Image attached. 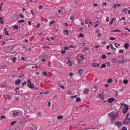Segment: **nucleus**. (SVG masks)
<instances>
[{
    "label": "nucleus",
    "instance_id": "obj_59",
    "mask_svg": "<svg viewBox=\"0 0 130 130\" xmlns=\"http://www.w3.org/2000/svg\"><path fill=\"white\" fill-rule=\"evenodd\" d=\"M30 11L31 13V14H32V15H33L34 14V13L33 12V10H31Z\"/></svg>",
    "mask_w": 130,
    "mask_h": 130
},
{
    "label": "nucleus",
    "instance_id": "obj_15",
    "mask_svg": "<svg viewBox=\"0 0 130 130\" xmlns=\"http://www.w3.org/2000/svg\"><path fill=\"white\" fill-rule=\"evenodd\" d=\"M19 115V113L18 112H13V115L14 116H18Z\"/></svg>",
    "mask_w": 130,
    "mask_h": 130
},
{
    "label": "nucleus",
    "instance_id": "obj_40",
    "mask_svg": "<svg viewBox=\"0 0 130 130\" xmlns=\"http://www.w3.org/2000/svg\"><path fill=\"white\" fill-rule=\"evenodd\" d=\"M122 130H127V129L126 127L124 126L122 128Z\"/></svg>",
    "mask_w": 130,
    "mask_h": 130
},
{
    "label": "nucleus",
    "instance_id": "obj_16",
    "mask_svg": "<svg viewBox=\"0 0 130 130\" xmlns=\"http://www.w3.org/2000/svg\"><path fill=\"white\" fill-rule=\"evenodd\" d=\"M63 116L62 115H60L58 116L57 117V119L58 120L61 119L63 118Z\"/></svg>",
    "mask_w": 130,
    "mask_h": 130
},
{
    "label": "nucleus",
    "instance_id": "obj_7",
    "mask_svg": "<svg viewBox=\"0 0 130 130\" xmlns=\"http://www.w3.org/2000/svg\"><path fill=\"white\" fill-rule=\"evenodd\" d=\"M77 59L78 61L77 63H81L80 61L83 60L84 59V57H77Z\"/></svg>",
    "mask_w": 130,
    "mask_h": 130
},
{
    "label": "nucleus",
    "instance_id": "obj_19",
    "mask_svg": "<svg viewBox=\"0 0 130 130\" xmlns=\"http://www.w3.org/2000/svg\"><path fill=\"white\" fill-rule=\"evenodd\" d=\"M78 36L79 37H84L83 34L82 33H80L78 35Z\"/></svg>",
    "mask_w": 130,
    "mask_h": 130
},
{
    "label": "nucleus",
    "instance_id": "obj_36",
    "mask_svg": "<svg viewBox=\"0 0 130 130\" xmlns=\"http://www.w3.org/2000/svg\"><path fill=\"white\" fill-rule=\"evenodd\" d=\"M6 65L4 64L2 66V67L3 69H5L6 68Z\"/></svg>",
    "mask_w": 130,
    "mask_h": 130
},
{
    "label": "nucleus",
    "instance_id": "obj_3",
    "mask_svg": "<svg viewBox=\"0 0 130 130\" xmlns=\"http://www.w3.org/2000/svg\"><path fill=\"white\" fill-rule=\"evenodd\" d=\"M128 109V106L127 105H126L123 109L122 113H126L127 112Z\"/></svg>",
    "mask_w": 130,
    "mask_h": 130
},
{
    "label": "nucleus",
    "instance_id": "obj_24",
    "mask_svg": "<svg viewBox=\"0 0 130 130\" xmlns=\"http://www.w3.org/2000/svg\"><path fill=\"white\" fill-rule=\"evenodd\" d=\"M121 31L120 30H112L111 31L112 32H121Z\"/></svg>",
    "mask_w": 130,
    "mask_h": 130
},
{
    "label": "nucleus",
    "instance_id": "obj_31",
    "mask_svg": "<svg viewBox=\"0 0 130 130\" xmlns=\"http://www.w3.org/2000/svg\"><path fill=\"white\" fill-rule=\"evenodd\" d=\"M113 82L112 80L111 79H109L108 81V82L109 83H111Z\"/></svg>",
    "mask_w": 130,
    "mask_h": 130
},
{
    "label": "nucleus",
    "instance_id": "obj_22",
    "mask_svg": "<svg viewBox=\"0 0 130 130\" xmlns=\"http://www.w3.org/2000/svg\"><path fill=\"white\" fill-rule=\"evenodd\" d=\"M128 82V81L127 79H125L123 81V83L125 84H127Z\"/></svg>",
    "mask_w": 130,
    "mask_h": 130
},
{
    "label": "nucleus",
    "instance_id": "obj_32",
    "mask_svg": "<svg viewBox=\"0 0 130 130\" xmlns=\"http://www.w3.org/2000/svg\"><path fill=\"white\" fill-rule=\"evenodd\" d=\"M17 121H14L12 122L11 123V125H14L15 124L16 122Z\"/></svg>",
    "mask_w": 130,
    "mask_h": 130
},
{
    "label": "nucleus",
    "instance_id": "obj_50",
    "mask_svg": "<svg viewBox=\"0 0 130 130\" xmlns=\"http://www.w3.org/2000/svg\"><path fill=\"white\" fill-rule=\"evenodd\" d=\"M127 10V9L126 8H124V9L122 10V12H125Z\"/></svg>",
    "mask_w": 130,
    "mask_h": 130
},
{
    "label": "nucleus",
    "instance_id": "obj_47",
    "mask_svg": "<svg viewBox=\"0 0 130 130\" xmlns=\"http://www.w3.org/2000/svg\"><path fill=\"white\" fill-rule=\"evenodd\" d=\"M26 81L24 82H23L22 84V85L23 86L24 85H25L26 84Z\"/></svg>",
    "mask_w": 130,
    "mask_h": 130
},
{
    "label": "nucleus",
    "instance_id": "obj_51",
    "mask_svg": "<svg viewBox=\"0 0 130 130\" xmlns=\"http://www.w3.org/2000/svg\"><path fill=\"white\" fill-rule=\"evenodd\" d=\"M43 73L44 75H47L46 72L45 71H44L43 72Z\"/></svg>",
    "mask_w": 130,
    "mask_h": 130
},
{
    "label": "nucleus",
    "instance_id": "obj_14",
    "mask_svg": "<svg viewBox=\"0 0 130 130\" xmlns=\"http://www.w3.org/2000/svg\"><path fill=\"white\" fill-rule=\"evenodd\" d=\"M121 122H116L115 123V124H117L118 126H119V125H122Z\"/></svg>",
    "mask_w": 130,
    "mask_h": 130
},
{
    "label": "nucleus",
    "instance_id": "obj_2",
    "mask_svg": "<svg viewBox=\"0 0 130 130\" xmlns=\"http://www.w3.org/2000/svg\"><path fill=\"white\" fill-rule=\"evenodd\" d=\"M28 87L30 88H33L34 87V84H32L31 82L29 79L28 80Z\"/></svg>",
    "mask_w": 130,
    "mask_h": 130
},
{
    "label": "nucleus",
    "instance_id": "obj_13",
    "mask_svg": "<svg viewBox=\"0 0 130 130\" xmlns=\"http://www.w3.org/2000/svg\"><path fill=\"white\" fill-rule=\"evenodd\" d=\"M24 76V75L22 73H20L19 74V78H21L23 77Z\"/></svg>",
    "mask_w": 130,
    "mask_h": 130
},
{
    "label": "nucleus",
    "instance_id": "obj_34",
    "mask_svg": "<svg viewBox=\"0 0 130 130\" xmlns=\"http://www.w3.org/2000/svg\"><path fill=\"white\" fill-rule=\"evenodd\" d=\"M6 98L9 99H10L11 98L10 96L8 95H7L6 96Z\"/></svg>",
    "mask_w": 130,
    "mask_h": 130
},
{
    "label": "nucleus",
    "instance_id": "obj_46",
    "mask_svg": "<svg viewBox=\"0 0 130 130\" xmlns=\"http://www.w3.org/2000/svg\"><path fill=\"white\" fill-rule=\"evenodd\" d=\"M65 52H66L65 50H62V51L61 53L62 54H64L65 53Z\"/></svg>",
    "mask_w": 130,
    "mask_h": 130
},
{
    "label": "nucleus",
    "instance_id": "obj_35",
    "mask_svg": "<svg viewBox=\"0 0 130 130\" xmlns=\"http://www.w3.org/2000/svg\"><path fill=\"white\" fill-rule=\"evenodd\" d=\"M67 93L68 95L71 94H72V92L70 90H68V91Z\"/></svg>",
    "mask_w": 130,
    "mask_h": 130
},
{
    "label": "nucleus",
    "instance_id": "obj_20",
    "mask_svg": "<svg viewBox=\"0 0 130 130\" xmlns=\"http://www.w3.org/2000/svg\"><path fill=\"white\" fill-rule=\"evenodd\" d=\"M106 65L105 63L103 64L102 65L101 67H100V69H102V68H105L106 67Z\"/></svg>",
    "mask_w": 130,
    "mask_h": 130
},
{
    "label": "nucleus",
    "instance_id": "obj_64",
    "mask_svg": "<svg viewBox=\"0 0 130 130\" xmlns=\"http://www.w3.org/2000/svg\"><path fill=\"white\" fill-rule=\"evenodd\" d=\"M125 29L126 30H127L129 32H130V30L129 29H128V28H125Z\"/></svg>",
    "mask_w": 130,
    "mask_h": 130
},
{
    "label": "nucleus",
    "instance_id": "obj_56",
    "mask_svg": "<svg viewBox=\"0 0 130 130\" xmlns=\"http://www.w3.org/2000/svg\"><path fill=\"white\" fill-rule=\"evenodd\" d=\"M71 61L70 60H68V61L67 62H66V63L67 64H68V63H69L70 62H71Z\"/></svg>",
    "mask_w": 130,
    "mask_h": 130
},
{
    "label": "nucleus",
    "instance_id": "obj_12",
    "mask_svg": "<svg viewBox=\"0 0 130 130\" xmlns=\"http://www.w3.org/2000/svg\"><path fill=\"white\" fill-rule=\"evenodd\" d=\"M99 97L101 99H102L103 100L104 99L103 95L102 94H100L99 95Z\"/></svg>",
    "mask_w": 130,
    "mask_h": 130
},
{
    "label": "nucleus",
    "instance_id": "obj_53",
    "mask_svg": "<svg viewBox=\"0 0 130 130\" xmlns=\"http://www.w3.org/2000/svg\"><path fill=\"white\" fill-rule=\"evenodd\" d=\"M94 6H98V4L96 3H93V4Z\"/></svg>",
    "mask_w": 130,
    "mask_h": 130
},
{
    "label": "nucleus",
    "instance_id": "obj_60",
    "mask_svg": "<svg viewBox=\"0 0 130 130\" xmlns=\"http://www.w3.org/2000/svg\"><path fill=\"white\" fill-rule=\"evenodd\" d=\"M28 24L30 25H31V22L30 21H29L28 22Z\"/></svg>",
    "mask_w": 130,
    "mask_h": 130
},
{
    "label": "nucleus",
    "instance_id": "obj_61",
    "mask_svg": "<svg viewBox=\"0 0 130 130\" xmlns=\"http://www.w3.org/2000/svg\"><path fill=\"white\" fill-rule=\"evenodd\" d=\"M38 66L37 65H36V66L35 67L33 66L32 67L33 68H38Z\"/></svg>",
    "mask_w": 130,
    "mask_h": 130
},
{
    "label": "nucleus",
    "instance_id": "obj_28",
    "mask_svg": "<svg viewBox=\"0 0 130 130\" xmlns=\"http://www.w3.org/2000/svg\"><path fill=\"white\" fill-rule=\"evenodd\" d=\"M16 57H12L11 59L12 60L13 62H15V60L16 59Z\"/></svg>",
    "mask_w": 130,
    "mask_h": 130
},
{
    "label": "nucleus",
    "instance_id": "obj_11",
    "mask_svg": "<svg viewBox=\"0 0 130 130\" xmlns=\"http://www.w3.org/2000/svg\"><path fill=\"white\" fill-rule=\"evenodd\" d=\"M99 65V64H98L97 63H96L92 64V66L94 67L98 66Z\"/></svg>",
    "mask_w": 130,
    "mask_h": 130
},
{
    "label": "nucleus",
    "instance_id": "obj_48",
    "mask_svg": "<svg viewBox=\"0 0 130 130\" xmlns=\"http://www.w3.org/2000/svg\"><path fill=\"white\" fill-rule=\"evenodd\" d=\"M122 20H125V18L124 17H122L121 18V19H120V20L121 21Z\"/></svg>",
    "mask_w": 130,
    "mask_h": 130
},
{
    "label": "nucleus",
    "instance_id": "obj_1",
    "mask_svg": "<svg viewBox=\"0 0 130 130\" xmlns=\"http://www.w3.org/2000/svg\"><path fill=\"white\" fill-rule=\"evenodd\" d=\"M118 58H120L119 59V61L120 62L122 63H123L130 60V59H128L127 58V57H118Z\"/></svg>",
    "mask_w": 130,
    "mask_h": 130
},
{
    "label": "nucleus",
    "instance_id": "obj_9",
    "mask_svg": "<svg viewBox=\"0 0 130 130\" xmlns=\"http://www.w3.org/2000/svg\"><path fill=\"white\" fill-rule=\"evenodd\" d=\"M129 46V44L127 42L125 43L124 45V47L126 49H128Z\"/></svg>",
    "mask_w": 130,
    "mask_h": 130
},
{
    "label": "nucleus",
    "instance_id": "obj_5",
    "mask_svg": "<svg viewBox=\"0 0 130 130\" xmlns=\"http://www.w3.org/2000/svg\"><path fill=\"white\" fill-rule=\"evenodd\" d=\"M130 122V118L127 117L125 119V120L123 122L124 124H126Z\"/></svg>",
    "mask_w": 130,
    "mask_h": 130
},
{
    "label": "nucleus",
    "instance_id": "obj_8",
    "mask_svg": "<svg viewBox=\"0 0 130 130\" xmlns=\"http://www.w3.org/2000/svg\"><path fill=\"white\" fill-rule=\"evenodd\" d=\"M89 91V90L88 89H84V94H88V92Z\"/></svg>",
    "mask_w": 130,
    "mask_h": 130
},
{
    "label": "nucleus",
    "instance_id": "obj_52",
    "mask_svg": "<svg viewBox=\"0 0 130 130\" xmlns=\"http://www.w3.org/2000/svg\"><path fill=\"white\" fill-rule=\"evenodd\" d=\"M48 106L50 107L51 106V102L50 101L48 102Z\"/></svg>",
    "mask_w": 130,
    "mask_h": 130
},
{
    "label": "nucleus",
    "instance_id": "obj_62",
    "mask_svg": "<svg viewBox=\"0 0 130 130\" xmlns=\"http://www.w3.org/2000/svg\"><path fill=\"white\" fill-rule=\"evenodd\" d=\"M113 21H112V20L111 21V22H110V25H112V23H113Z\"/></svg>",
    "mask_w": 130,
    "mask_h": 130
},
{
    "label": "nucleus",
    "instance_id": "obj_26",
    "mask_svg": "<svg viewBox=\"0 0 130 130\" xmlns=\"http://www.w3.org/2000/svg\"><path fill=\"white\" fill-rule=\"evenodd\" d=\"M64 32L65 34L66 33L67 34V35H68L69 32L67 30H64Z\"/></svg>",
    "mask_w": 130,
    "mask_h": 130
},
{
    "label": "nucleus",
    "instance_id": "obj_10",
    "mask_svg": "<svg viewBox=\"0 0 130 130\" xmlns=\"http://www.w3.org/2000/svg\"><path fill=\"white\" fill-rule=\"evenodd\" d=\"M21 83V81L19 79H18L17 80L15 81V84L16 85H18L20 84Z\"/></svg>",
    "mask_w": 130,
    "mask_h": 130
},
{
    "label": "nucleus",
    "instance_id": "obj_55",
    "mask_svg": "<svg viewBox=\"0 0 130 130\" xmlns=\"http://www.w3.org/2000/svg\"><path fill=\"white\" fill-rule=\"evenodd\" d=\"M19 15L22 18H23L24 17V16L22 14H20Z\"/></svg>",
    "mask_w": 130,
    "mask_h": 130
},
{
    "label": "nucleus",
    "instance_id": "obj_4",
    "mask_svg": "<svg viewBox=\"0 0 130 130\" xmlns=\"http://www.w3.org/2000/svg\"><path fill=\"white\" fill-rule=\"evenodd\" d=\"M109 116L110 117V118L111 120H114L116 118V117L113 113H111L109 114Z\"/></svg>",
    "mask_w": 130,
    "mask_h": 130
},
{
    "label": "nucleus",
    "instance_id": "obj_18",
    "mask_svg": "<svg viewBox=\"0 0 130 130\" xmlns=\"http://www.w3.org/2000/svg\"><path fill=\"white\" fill-rule=\"evenodd\" d=\"M83 72V70L82 69H80L78 70V73L80 74H82Z\"/></svg>",
    "mask_w": 130,
    "mask_h": 130
},
{
    "label": "nucleus",
    "instance_id": "obj_41",
    "mask_svg": "<svg viewBox=\"0 0 130 130\" xmlns=\"http://www.w3.org/2000/svg\"><path fill=\"white\" fill-rule=\"evenodd\" d=\"M24 21L25 20H20L19 21V22L20 23H21L24 22Z\"/></svg>",
    "mask_w": 130,
    "mask_h": 130
},
{
    "label": "nucleus",
    "instance_id": "obj_29",
    "mask_svg": "<svg viewBox=\"0 0 130 130\" xmlns=\"http://www.w3.org/2000/svg\"><path fill=\"white\" fill-rule=\"evenodd\" d=\"M84 55L82 54H79L77 55L76 57H84Z\"/></svg>",
    "mask_w": 130,
    "mask_h": 130
},
{
    "label": "nucleus",
    "instance_id": "obj_39",
    "mask_svg": "<svg viewBox=\"0 0 130 130\" xmlns=\"http://www.w3.org/2000/svg\"><path fill=\"white\" fill-rule=\"evenodd\" d=\"M54 22L55 21H54V20H53L52 21L50 22V23H49V25L51 26L52 24L54 23Z\"/></svg>",
    "mask_w": 130,
    "mask_h": 130
},
{
    "label": "nucleus",
    "instance_id": "obj_45",
    "mask_svg": "<svg viewBox=\"0 0 130 130\" xmlns=\"http://www.w3.org/2000/svg\"><path fill=\"white\" fill-rule=\"evenodd\" d=\"M69 47L70 48H74L75 46L73 45H70L69 46Z\"/></svg>",
    "mask_w": 130,
    "mask_h": 130
},
{
    "label": "nucleus",
    "instance_id": "obj_23",
    "mask_svg": "<svg viewBox=\"0 0 130 130\" xmlns=\"http://www.w3.org/2000/svg\"><path fill=\"white\" fill-rule=\"evenodd\" d=\"M110 46L111 48L112 49H113L114 51H115L116 50V48L113 47V45L112 44H110Z\"/></svg>",
    "mask_w": 130,
    "mask_h": 130
},
{
    "label": "nucleus",
    "instance_id": "obj_49",
    "mask_svg": "<svg viewBox=\"0 0 130 130\" xmlns=\"http://www.w3.org/2000/svg\"><path fill=\"white\" fill-rule=\"evenodd\" d=\"M74 18V16L73 15H72L70 17V19L71 20H72L73 19V18Z\"/></svg>",
    "mask_w": 130,
    "mask_h": 130
},
{
    "label": "nucleus",
    "instance_id": "obj_21",
    "mask_svg": "<svg viewBox=\"0 0 130 130\" xmlns=\"http://www.w3.org/2000/svg\"><path fill=\"white\" fill-rule=\"evenodd\" d=\"M90 21V20L89 19H87L85 21V23L86 24H87L88 23H89V22Z\"/></svg>",
    "mask_w": 130,
    "mask_h": 130
},
{
    "label": "nucleus",
    "instance_id": "obj_43",
    "mask_svg": "<svg viewBox=\"0 0 130 130\" xmlns=\"http://www.w3.org/2000/svg\"><path fill=\"white\" fill-rule=\"evenodd\" d=\"M5 34L7 36H9V34L8 33V32L7 31H6L5 32Z\"/></svg>",
    "mask_w": 130,
    "mask_h": 130
},
{
    "label": "nucleus",
    "instance_id": "obj_54",
    "mask_svg": "<svg viewBox=\"0 0 130 130\" xmlns=\"http://www.w3.org/2000/svg\"><path fill=\"white\" fill-rule=\"evenodd\" d=\"M42 8L43 6L42 5H40L39 7V9H42Z\"/></svg>",
    "mask_w": 130,
    "mask_h": 130
},
{
    "label": "nucleus",
    "instance_id": "obj_17",
    "mask_svg": "<svg viewBox=\"0 0 130 130\" xmlns=\"http://www.w3.org/2000/svg\"><path fill=\"white\" fill-rule=\"evenodd\" d=\"M13 28L14 30H17L18 29V27L17 25H14L13 27Z\"/></svg>",
    "mask_w": 130,
    "mask_h": 130
},
{
    "label": "nucleus",
    "instance_id": "obj_38",
    "mask_svg": "<svg viewBox=\"0 0 130 130\" xmlns=\"http://www.w3.org/2000/svg\"><path fill=\"white\" fill-rule=\"evenodd\" d=\"M40 24L39 23L37 24V25L36 26V28H38L40 27Z\"/></svg>",
    "mask_w": 130,
    "mask_h": 130
},
{
    "label": "nucleus",
    "instance_id": "obj_27",
    "mask_svg": "<svg viewBox=\"0 0 130 130\" xmlns=\"http://www.w3.org/2000/svg\"><path fill=\"white\" fill-rule=\"evenodd\" d=\"M81 101V99L80 97H78L76 99V101L77 102H80Z\"/></svg>",
    "mask_w": 130,
    "mask_h": 130
},
{
    "label": "nucleus",
    "instance_id": "obj_58",
    "mask_svg": "<svg viewBox=\"0 0 130 130\" xmlns=\"http://www.w3.org/2000/svg\"><path fill=\"white\" fill-rule=\"evenodd\" d=\"M73 75V74L72 73H70L69 74V76H72Z\"/></svg>",
    "mask_w": 130,
    "mask_h": 130
},
{
    "label": "nucleus",
    "instance_id": "obj_30",
    "mask_svg": "<svg viewBox=\"0 0 130 130\" xmlns=\"http://www.w3.org/2000/svg\"><path fill=\"white\" fill-rule=\"evenodd\" d=\"M89 49V48L88 47H84L83 49V50L84 51H86V50H88Z\"/></svg>",
    "mask_w": 130,
    "mask_h": 130
},
{
    "label": "nucleus",
    "instance_id": "obj_37",
    "mask_svg": "<svg viewBox=\"0 0 130 130\" xmlns=\"http://www.w3.org/2000/svg\"><path fill=\"white\" fill-rule=\"evenodd\" d=\"M109 39L110 40H113L116 39V38L115 37H110Z\"/></svg>",
    "mask_w": 130,
    "mask_h": 130
},
{
    "label": "nucleus",
    "instance_id": "obj_44",
    "mask_svg": "<svg viewBox=\"0 0 130 130\" xmlns=\"http://www.w3.org/2000/svg\"><path fill=\"white\" fill-rule=\"evenodd\" d=\"M1 117V120H2L4 118H5V116H1V117Z\"/></svg>",
    "mask_w": 130,
    "mask_h": 130
},
{
    "label": "nucleus",
    "instance_id": "obj_6",
    "mask_svg": "<svg viewBox=\"0 0 130 130\" xmlns=\"http://www.w3.org/2000/svg\"><path fill=\"white\" fill-rule=\"evenodd\" d=\"M115 99L113 98H109L108 100V102L110 103L112 102Z\"/></svg>",
    "mask_w": 130,
    "mask_h": 130
},
{
    "label": "nucleus",
    "instance_id": "obj_25",
    "mask_svg": "<svg viewBox=\"0 0 130 130\" xmlns=\"http://www.w3.org/2000/svg\"><path fill=\"white\" fill-rule=\"evenodd\" d=\"M0 23L2 24H4V23L2 20V18L0 17Z\"/></svg>",
    "mask_w": 130,
    "mask_h": 130
},
{
    "label": "nucleus",
    "instance_id": "obj_33",
    "mask_svg": "<svg viewBox=\"0 0 130 130\" xmlns=\"http://www.w3.org/2000/svg\"><path fill=\"white\" fill-rule=\"evenodd\" d=\"M114 45L116 47H117L119 46L120 45V44L115 43H114Z\"/></svg>",
    "mask_w": 130,
    "mask_h": 130
},
{
    "label": "nucleus",
    "instance_id": "obj_57",
    "mask_svg": "<svg viewBox=\"0 0 130 130\" xmlns=\"http://www.w3.org/2000/svg\"><path fill=\"white\" fill-rule=\"evenodd\" d=\"M60 87H61V88L63 89H65L64 87V86H63L62 85H61L60 86Z\"/></svg>",
    "mask_w": 130,
    "mask_h": 130
},
{
    "label": "nucleus",
    "instance_id": "obj_63",
    "mask_svg": "<svg viewBox=\"0 0 130 130\" xmlns=\"http://www.w3.org/2000/svg\"><path fill=\"white\" fill-rule=\"evenodd\" d=\"M69 47H66L64 48V49L65 50H68L69 49Z\"/></svg>",
    "mask_w": 130,
    "mask_h": 130
},
{
    "label": "nucleus",
    "instance_id": "obj_42",
    "mask_svg": "<svg viewBox=\"0 0 130 130\" xmlns=\"http://www.w3.org/2000/svg\"><path fill=\"white\" fill-rule=\"evenodd\" d=\"M124 51L123 50L121 49L119 51V52L120 53H122Z\"/></svg>",
    "mask_w": 130,
    "mask_h": 130
}]
</instances>
